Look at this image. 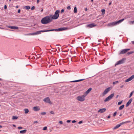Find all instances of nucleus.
Instances as JSON below:
<instances>
[{"instance_id":"f257e3e1","label":"nucleus","mask_w":134,"mask_h":134,"mask_svg":"<svg viewBox=\"0 0 134 134\" xmlns=\"http://www.w3.org/2000/svg\"><path fill=\"white\" fill-rule=\"evenodd\" d=\"M50 16H47L43 18L41 20V22L43 24L49 23L51 22L52 20Z\"/></svg>"},{"instance_id":"f03ea898","label":"nucleus","mask_w":134,"mask_h":134,"mask_svg":"<svg viewBox=\"0 0 134 134\" xmlns=\"http://www.w3.org/2000/svg\"><path fill=\"white\" fill-rule=\"evenodd\" d=\"M60 10H57L55 12L54 15H50L51 17L52 16L51 19H57L59 16V13H60Z\"/></svg>"},{"instance_id":"7ed1b4c3","label":"nucleus","mask_w":134,"mask_h":134,"mask_svg":"<svg viewBox=\"0 0 134 134\" xmlns=\"http://www.w3.org/2000/svg\"><path fill=\"white\" fill-rule=\"evenodd\" d=\"M68 29L66 27H63L59 28L58 29H52L51 30H49V31H62L64 30H66Z\"/></svg>"},{"instance_id":"20e7f679","label":"nucleus","mask_w":134,"mask_h":134,"mask_svg":"<svg viewBox=\"0 0 134 134\" xmlns=\"http://www.w3.org/2000/svg\"><path fill=\"white\" fill-rule=\"evenodd\" d=\"M86 95H83L82 96H79L77 98V99L80 101H82L85 100V97Z\"/></svg>"},{"instance_id":"39448f33","label":"nucleus","mask_w":134,"mask_h":134,"mask_svg":"<svg viewBox=\"0 0 134 134\" xmlns=\"http://www.w3.org/2000/svg\"><path fill=\"white\" fill-rule=\"evenodd\" d=\"M114 94L113 93L111 94L110 95H109V96H108L104 100V101L105 102H106L108 101L109 100L111 99L114 96Z\"/></svg>"},{"instance_id":"423d86ee","label":"nucleus","mask_w":134,"mask_h":134,"mask_svg":"<svg viewBox=\"0 0 134 134\" xmlns=\"http://www.w3.org/2000/svg\"><path fill=\"white\" fill-rule=\"evenodd\" d=\"M130 50V49H122L120 52L119 53V55H120L125 53L128 51Z\"/></svg>"},{"instance_id":"0eeeda50","label":"nucleus","mask_w":134,"mask_h":134,"mask_svg":"<svg viewBox=\"0 0 134 134\" xmlns=\"http://www.w3.org/2000/svg\"><path fill=\"white\" fill-rule=\"evenodd\" d=\"M43 101L46 103H49L50 104H52V102L50 101L49 97H47L45 98L43 100Z\"/></svg>"},{"instance_id":"6e6552de","label":"nucleus","mask_w":134,"mask_h":134,"mask_svg":"<svg viewBox=\"0 0 134 134\" xmlns=\"http://www.w3.org/2000/svg\"><path fill=\"white\" fill-rule=\"evenodd\" d=\"M125 59L123 58L121 60L117 62L115 64V66H116V65L123 63L124 62V61Z\"/></svg>"},{"instance_id":"1a4fd4ad","label":"nucleus","mask_w":134,"mask_h":134,"mask_svg":"<svg viewBox=\"0 0 134 134\" xmlns=\"http://www.w3.org/2000/svg\"><path fill=\"white\" fill-rule=\"evenodd\" d=\"M111 87H109L107 88L103 93L102 94L103 96L106 94L111 90Z\"/></svg>"},{"instance_id":"9d476101","label":"nucleus","mask_w":134,"mask_h":134,"mask_svg":"<svg viewBox=\"0 0 134 134\" xmlns=\"http://www.w3.org/2000/svg\"><path fill=\"white\" fill-rule=\"evenodd\" d=\"M116 25H117V24L116 21H115L108 24L107 25L108 26L112 27Z\"/></svg>"},{"instance_id":"9b49d317","label":"nucleus","mask_w":134,"mask_h":134,"mask_svg":"<svg viewBox=\"0 0 134 134\" xmlns=\"http://www.w3.org/2000/svg\"><path fill=\"white\" fill-rule=\"evenodd\" d=\"M96 25L94 23L91 24H89L87 25L86 26V27H89L91 28L96 26Z\"/></svg>"},{"instance_id":"f8f14e48","label":"nucleus","mask_w":134,"mask_h":134,"mask_svg":"<svg viewBox=\"0 0 134 134\" xmlns=\"http://www.w3.org/2000/svg\"><path fill=\"white\" fill-rule=\"evenodd\" d=\"M49 30H40V31H36V33L38 35L40 34L41 33V32H49Z\"/></svg>"},{"instance_id":"ddd939ff","label":"nucleus","mask_w":134,"mask_h":134,"mask_svg":"<svg viewBox=\"0 0 134 134\" xmlns=\"http://www.w3.org/2000/svg\"><path fill=\"white\" fill-rule=\"evenodd\" d=\"M7 27L9 28H10L12 29H17V30H18L19 29L18 27H16V26H7Z\"/></svg>"},{"instance_id":"4468645a","label":"nucleus","mask_w":134,"mask_h":134,"mask_svg":"<svg viewBox=\"0 0 134 134\" xmlns=\"http://www.w3.org/2000/svg\"><path fill=\"white\" fill-rule=\"evenodd\" d=\"M106 110V109L105 108H102L99 109L98 111V112H100V113H102L105 112Z\"/></svg>"},{"instance_id":"2eb2a0df","label":"nucleus","mask_w":134,"mask_h":134,"mask_svg":"<svg viewBox=\"0 0 134 134\" xmlns=\"http://www.w3.org/2000/svg\"><path fill=\"white\" fill-rule=\"evenodd\" d=\"M33 109L35 111H37L39 110L40 108L38 106H36L33 108Z\"/></svg>"},{"instance_id":"dca6fc26","label":"nucleus","mask_w":134,"mask_h":134,"mask_svg":"<svg viewBox=\"0 0 134 134\" xmlns=\"http://www.w3.org/2000/svg\"><path fill=\"white\" fill-rule=\"evenodd\" d=\"M132 100V98H131L130 99L129 101L127 102L126 104V106L127 107L131 103Z\"/></svg>"},{"instance_id":"f3484780","label":"nucleus","mask_w":134,"mask_h":134,"mask_svg":"<svg viewBox=\"0 0 134 134\" xmlns=\"http://www.w3.org/2000/svg\"><path fill=\"white\" fill-rule=\"evenodd\" d=\"M125 19L123 18L121 19L120 20L117 21H116V24L117 25L119 24L120 23L122 22Z\"/></svg>"},{"instance_id":"a211bd4d","label":"nucleus","mask_w":134,"mask_h":134,"mask_svg":"<svg viewBox=\"0 0 134 134\" xmlns=\"http://www.w3.org/2000/svg\"><path fill=\"white\" fill-rule=\"evenodd\" d=\"M85 79H83L77 80H76L73 81H71V82H80V81H83V80H84Z\"/></svg>"},{"instance_id":"6ab92c4d","label":"nucleus","mask_w":134,"mask_h":134,"mask_svg":"<svg viewBox=\"0 0 134 134\" xmlns=\"http://www.w3.org/2000/svg\"><path fill=\"white\" fill-rule=\"evenodd\" d=\"M26 130H23L20 131V132L21 134H24L26 132Z\"/></svg>"},{"instance_id":"aec40b11","label":"nucleus","mask_w":134,"mask_h":134,"mask_svg":"<svg viewBox=\"0 0 134 134\" xmlns=\"http://www.w3.org/2000/svg\"><path fill=\"white\" fill-rule=\"evenodd\" d=\"M92 89L91 88H89L86 92L85 93L86 94H88L90 92L91 90Z\"/></svg>"},{"instance_id":"412c9836","label":"nucleus","mask_w":134,"mask_h":134,"mask_svg":"<svg viewBox=\"0 0 134 134\" xmlns=\"http://www.w3.org/2000/svg\"><path fill=\"white\" fill-rule=\"evenodd\" d=\"M120 124H118L116 126H115L113 128V130H115L116 129L118 128L120 126Z\"/></svg>"},{"instance_id":"4be33fe9","label":"nucleus","mask_w":134,"mask_h":134,"mask_svg":"<svg viewBox=\"0 0 134 134\" xmlns=\"http://www.w3.org/2000/svg\"><path fill=\"white\" fill-rule=\"evenodd\" d=\"M18 118V117L16 116H12V119L13 120H16Z\"/></svg>"},{"instance_id":"5701e85b","label":"nucleus","mask_w":134,"mask_h":134,"mask_svg":"<svg viewBox=\"0 0 134 134\" xmlns=\"http://www.w3.org/2000/svg\"><path fill=\"white\" fill-rule=\"evenodd\" d=\"M24 111H25V114H27L29 112V110L27 109H24Z\"/></svg>"},{"instance_id":"b1692460","label":"nucleus","mask_w":134,"mask_h":134,"mask_svg":"<svg viewBox=\"0 0 134 134\" xmlns=\"http://www.w3.org/2000/svg\"><path fill=\"white\" fill-rule=\"evenodd\" d=\"M124 105H122L121 106H120L119 108V110H121V109H122L124 108Z\"/></svg>"},{"instance_id":"393cba45","label":"nucleus","mask_w":134,"mask_h":134,"mask_svg":"<svg viewBox=\"0 0 134 134\" xmlns=\"http://www.w3.org/2000/svg\"><path fill=\"white\" fill-rule=\"evenodd\" d=\"M132 80L131 79V78H130V77H129V78L128 79H127L125 81V82H128L131 80Z\"/></svg>"},{"instance_id":"a878e982","label":"nucleus","mask_w":134,"mask_h":134,"mask_svg":"<svg viewBox=\"0 0 134 134\" xmlns=\"http://www.w3.org/2000/svg\"><path fill=\"white\" fill-rule=\"evenodd\" d=\"M24 8L26 9H30V7L29 6H26L24 7Z\"/></svg>"},{"instance_id":"bb28decb","label":"nucleus","mask_w":134,"mask_h":134,"mask_svg":"<svg viewBox=\"0 0 134 134\" xmlns=\"http://www.w3.org/2000/svg\"><path fill=\"white\" fill-rule=\"evenodd\" d=\"M129 122V121H126L125 122H122L121 123H120L119 124L121 126V125L123 124H124L125 123H127L128 122Z\"/></svg>"},{"instance_id":"cd10ccee","label":"nucleus","mask_w":134,"mask_h":134,"mask_svg":"<svg viewBox=\"0 0 134 134\" xmlns=\"http://www.w3.org/2000/svg\"><path fill=\"white\" fill-rule=\"evenodd\" d=\"M74 12L75 13H76L77 12V9L76 7H74Z\"/></svg>"},{"instance_id":"c85d7f7f","label":"nucleus","mask_w":134,"mask_h":134,"mask_svg":"<svg viewBox=\"0 0 134 134\" xmlns=\"http://www.w3.org/2000/svg\"><path fill=\"white\" fill-rule=\"evenodd\" d=\"M134 91H133L132 92H131L130 93V94L129 96V98H130V97H131L133 95V93H134Z\"/></svg>"},{"instance_id":"c756f323","label":"nucleus","mask_w":134,"mask_h":134,"mask_svg":"<svg viewBox=\"0 0 134 134\" xmlns=\"http://www.w3.org/2000/svg\"><path fill=\"white\" fill-rule=\"evenodd\" d=\"M101 12H102V14H104L105 12V10L104 9H102L101 10Z\"/></svg>"},{"instance_id":"7c9ffc66","label":"nucleus","mask_w":134,"mask_h":134,"mask_svg":"<svg viewBox=\"0 0 134 134\" xmlns=\"http://www.w3.org/2000/svg\"><path fill=\"white\" fill-rule=\"evenodd\" d=\"M133 53V52H132V51L130 52H128L127 53V54L128 55H129L130 54Z\"/></svg>"},{"instance_id":"2f4dec72","label":"nucleus","mask_w":134,"mask_h":134,"mask_svg":"<svg viewBox=\"0 0 134 134\" xmlns=\"http://www.w3.org/2000/svg\"><path fill=\"white\" fill-rule=\"evenodd\" d=\"M119 82V81H116L115 82H114L113 83V84L114 85L117 84V83Z\"/></svg>"},{"instance_id":"473e14b6","label":"nucleus","mask_w":134,"mask_h":134,"mask_svg":"<svg viewBox=\"0 0 134 134\" xmlns=\"http://www.w3.org/2000/svg\"><path fill=\"white\" fill-rule=\"evenodd\" d=\"M31 34L32 35H37L36 32H35L32 33H31Z\"/></svg>"},{"instance_id":"72a5a7b5","label":"nucleus","mask_w":134,"mask_h":134,"mask_svg":"<svg viewBox=\"0 0 134 134\" xmlns=\"http://www.w3.org/2000/svg\"><path fill=\"white\" fill-rule=\"evenodd\" d=\"M47 129V127L46 126L44 127L43 129V130H46Z\"/></svg>"},{"instance_id":"f704fd0d","label":"nucleus","mask_w":134,"mask_h":134,"mask_svg":"<svg viewBox=\"0 0 134 134\" xmlns=\"http://www.w3.org/2000/svg\"><path fill=\"white\" fill-rule=\"evenodd\" d=\"M63 125L64 126L66 127H68V124L66 123H64Z\"/></svg>"},{"instance_id":"c9c22d12","label":"nucleus","mask_w":134,"mask_h":134,"mask_svg":"<svg viewBox=\"0 0 134 134\" xmlns=\"http://www.w3.org/2000/svg\"><path fill=\"white\" fill-rule=\"evenodd\" d=\"M131 78V79L132 80L134 78V74L131 77H130Z\"/></svg>"},{"instance_id":"e433bc0d","label":"nucleus","mask_w":134,"mask_h":134,"mask_svg":"<svg viewBox=\"0 0 134 134\" xmlns=\"http://www.w3.org/2000/svg\"><path fill=\"white\" fill-rule=\"evenodd\" d=\"M122 102V101H121L119 102L118 103V105H120L121 104Z\"/></svg>"},{"instance_id":"4c0bfd02","label":"nucleus","mask_w":134,"mask_h":134,"mask_svg":"<svg viewBox=\"0 0 134 134\" xmlns=\"http://www.w3.org/2000/svg\"><path fill=\"white\" fill-rule=\"evenodd\" d=\"M116 113H117V112H116V111H115V112L114 113V114H113V116H116Z\"/></svg>"},{"instance_id":"58836bf2","label":"nucleus","mask_w":134,"mask_h":134,"mask_svg":"<svg viewBox=\"0 0 134 134\" xmlns=\"http://www.w3.org/2000/svg\"><path fill=\"white\" fill-rule=\"evenodd\" d=\"M67 9L68 10H70L71 9V8L70 6H68L67 7Z\"/></svg>"},{"instance_id":"ea45409f","label":"nucleus","mask_w":134,"mask_h":134,"mask_svg":"<svg viewBox=\"0 0 134 134\" xmlns=\"http://www.w3.org/2000/svg\"><path fill=\"white\" fill-rule=\"evenodd\" d=\"M35 7L34 6H32L31 8V9L32 10H33L35 9Z\"/></svg>"},{"instance_id":"a19ab883","label":"nucleus","mask_w":134,"mask_h":134,"mask_svg":"<svg viewBox=\"0 0 134 134\" xmlns=\"http://www.w3.org/2000/svg\"><path fill=\"white\" fill-rule=\"evenodd\" d=\"M23 128V127L21 126H19L18 127V129H22Z\"/></svg>"},{"instance_id":"79ce46f5","label":"nucleus","mask_w":134,"mask_h":134,"mask_svg":"<svg viewBox=\"0 0 134 134\" xmlns=\"http://www.w3.org/2000/svg\"><path fill=\"white\" fill-rule=\"evenodd\" d=\"M41 114L43 115H44L46 114V112H42L41 113Z\"/></svg>"},{"instance_id":"37998d69","label":"nucleus","mask_w":134,"mask_h":134,"mask_svg":"<svg viewBox=\"0 0 134 134\" xmlns=\"http://www.w3.org/2000/svg\"><path fill=\"white\" fill-rule=\"evenodd\" d=\"M64 10L63 9H62L60 12V13H63V12H64Z\"/></svg>"},{"instance_id":"c03bdc74","label":"nucleus","mask_w":134,"mask_h":134,"mask_svg":"<svg viewBox=\"0 0 134 134\" xmlns=\"http://www.w3.org/2000/svg\"><path fill=\"white\" fill-rule=\"evenodd\" d=\"M50 113L51 114H54V112L53 111H50Z\"/></svg>"},{"instance_id":"a18cd8bd","label":"nucleus","mask_w":134,"mask_h":134,"mask_svg":"<svg viewBox=\"0 0 134 134\" xmlns=\"http://www.w3.org/2000/svg\"><path fill=\"white\" fill-rule=\"evenodd\" d=\"M59 123L61 124H63V122L62 121H60L59 122Z\"/></svg>"},{"instance_id":"49530a36","label":"nucleus","mask_w":134,"mask_h":134,"mask_svg":"<svg viewBox=\"0 0 134 134\" xmlns=\"http://www.w3.org/2000/svg\"><path fill=\"white\" fill-rule=\"evenodd\" d=\"M82 121H80L79 122V124H81L82 123Z\"/></svg>"},{"instance_id":"de8ad7c7","label":"nucleus","mask_w":134,"mask_h":134,"mask_svg":"<svg viewBox=\"0 0 134 134\" xmlns=\"http://www.w3.org/2000/svg\"><path fill=\"white\" fill-rule=\"evenodd\" d=\"M76 122V121L75 120H73L72 121V123H74L75 122Z\"/></svg>"},{"instance_id":"09e8293b","label":"nucleus","mask_w":134,"mask_h":134,"mask_svg":"<svg viewBox=\"0 0 134 134\" xmlns=\"http://www.w3.org/2000/svg\"><path fill=\"white\" fill-rule=\"evenodd\" d=\"M66 122L68 123H69L71 122V120H68Z\"/></svg>"},{"instance_id":"8fccbe9b","label":"nucleus","mask_w":134,"mask_h":134,"mask_svg":"<svg viewBox=\"0 0 134 134\" xmlns=\"http://www.w3.org/2000/svg\"><path fill=\"white\" fill-rule=\"evenodd\" d=\"M20 9H19L18 10V13H19L20 12Z\"/></svg>"},{"instance_id":"3c124183","label":"nucleus","mask_w":134,"mask_h":134,"mask_svg":"<svg viewBox=\"0 0 134 134\" xmlns=\"http://www.w3.org/2000/svg\"><path fill=\"white\" fill-rule=\"evenodd\" d=\"M4 8L5 9H6L7 8V6L6 5H5L4 6Z\"/></svg>"},{"instance_id":"603ef678","label":"nucleus","mask_w":134,"mask_h":134,"mask_svg":"<svg viewBox=\"0 0 134 134\" xmlns=\"http://www.w3.org/2000/svg\"><path fill=\"white\" fill-rule=\"evenodd\" d=\"M88 10V9L87 8H86L85 9V11H87Z\"/></svg>"},{"instance_id":"864d4df0","label":"nucleus","mask_w":134,"mask_h":134,"mask_svg":"<svg viewBox=\"0 0 134 134\" xmlns=\"http://www.w3.org/2000/svg\"><path fill=\"white\" fill-rule=\"evenodd\" d=\"M124 87V85H122L120 86V88H123Z\"/></svg>"},{"instance_id":"5fc2aeb1","label":"nucleus","mask_w":134,"mask_h":134,"mask_svg":"<svg viewBox=\"0 0 134 134\" xmlns=\"http://www.w3.org/2000/svg\"><path fill=\"white\" fill-rule=\"evenodd\" d=\"M37 123H38V122L37 121H35L34 122V124Z\"/></svg>"},{"instance_id":"6e6d98bb","label":"nucleus","mask_w":134,"mask_h":134,"mask_svg":"<svg viewBox=\"0 0 134 134\" xmlns=\"http://www.w3.org/2000/svg\"><path fill=\"white\" fill-rule=\"evenodd\" d=\"M110 115H109L108 116L107 118H108L109 119V118H110Z\"/></svg>"},{"instance_id":"4d7b16f0","label":"nucleus","mask_w":134,"mask_h":134,"mask_svg":"<svg viewBox=\"0 0 134 134\" xmlns=\"http://www.w3.org/2000/svg\"><path fill=\"white\" fill-rule=\"evenodd\" d=\"M39 2H40V0H37V3H38Z\"/></svg>"},{"instance_id":"13d9d810","label":"nucleus","mask_w":134,"mask_h":134,"mask_svg":"<svg viewBox=\"0 0 134 134\" xmlns=\"http://www.w3.org/2000/svg\"><path fill=\"white\" fill-rule=\"evenodd\" d=\"M78 127V126L77 125H76L75 126V128H76Z\"/></svg>"},{"instance_id":"bf43d9fd","label":"nucleus","mask_w":134,"mask_h":134,"mask_svg":"<svg viewBox=\"0 0 134 134\" xmlns=\"http://www.w3.org/2000/svg\"><path fill=\"white\" fill-rule=\"evenodd\" d=\"M13 126L14 127H16V126L15 125H14V124H13Z\"/></svg>"},{"instance_id":"052dcab7","label":"nucleus","mask_w":134,"mask_h":134,"mask_svg":"<svg viewBox=\"0 0 134 134\" xmlns=\"http://www.w3.org/2000/svg\"><path fill=\"white\" fill-rule=\"evenodd\" d=\"M132 44H134V41H132Z\"/></svg>"},{"instance_id":"680f3d73","label":"nucleus","mask_w":134,"mask_h":134,"mask_svg":"<svg viewBox=\"0 0 134 134\" xmlns=\"http://www.w3.org/2000/svg\"><path fill=\"white\" fill-rule=\"evenodd\" d=\"M131 22L132 24H134V20L132 21Z\"/></svg>"},{"instance_id":"e2e57ef3","label":"nucleus","mask_w":134,"mask_h":134,"mask_svg":"<svg viewBox=\"0 0 134 134\" xmlns=\"http://www.w3.org/2000/svg\"><path fill=\"white\" fill-rule=\"evenodd\" d=\"M119 96V95H117L116 97V98H118V97Z\"/></svg>"},{"instance_id":"0e129e2a","label":"nucleus","mask_w":134,"mask_h":134,"mask_svg":"<svg viewBox=\"0 0 134 134\" xmlns=\"http://www.w3.org/2000/svg\"><path fill=\"white\" fill-rule=\"evenodd\" d=\"M16 7L17 8H18L19 7V6L18 5H17L16 6Z\"/></svg>"},{"instance_id":"69168bd1","label":"nucleus","mask_w":134,"mask_h":134,"mask_svg":"<svg viewBox=\"0 0 134 134\" xmlns=\"http://www.w3.org/2000/svg\"><path fill=\"white\" fill-rule=\"evenodd\" d=\"M111 2H110L109 3V5H110V4H111Z\"/></svg>"},{"instance_id":"338daca9","label":"nucleus","mask_w":134,"mask_h":134,"mask_svg":"<svg viewBox=\"0 0 134 134\" xmlns=\"http://www.w3.org/2000/svg\"><path fill=\"white\" fill-rule=\"evenodd\" d=\"M2 126L1 125H0V127L2 128Z\"/></svg>"},{"instance_id":"774afa93","label":"nucleus","mask_w":134,"mask_h":134,"mask_svg":"<svg viewBox=\"0 0 134 134\" xmlns=\"http://www.w3.org/2000/svg\"><path fill=\"white\" fill-rule=\"evenodd\" d=\"M122 114H121H121H120L119 115V116H122Z\"/></svg>"}]
</instances>
